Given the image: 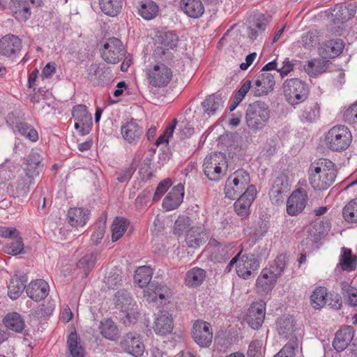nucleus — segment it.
I'll use <instances>...</instances> for the list:
<instances>
[{"label": "nucleus", "instance_id": "1", "mask_svg": "<svg viewBox=\"0 0 357 357\" xmlns=\"http://www.w3.org/2000/svg\"><path fill=\"white\" fill-rule=\"evenodd\" d=\"M309 181L311 186L317 190L328 188L336 177L334 163L328 159H320L312 162L308 170Z\"/></svg>", "mask_w": 357, "mask_h": 357}, {"label": "nucleus", "instance_id": "2", "mask_svg": "<svg viewBox=\"0 0 357 357\" xmlns=\"http://www.w3.org/2000/svg\"><path fill=\"white\" fill-rule=\"evenodd\" d=\"M270 113L269 107L264 102L255 101L250 104L245 114L248 126L252 130L263 128L269 120Z\"/></svg>", "mask_w": 357, "mask_h": 357}, {"label": "nucleus", "instance_id": "3", "mask_svg": "<svg viewBox=\"0 0 357 357\" xmlns=\"http://www.w3.org/2000/svg\"><path fill=\"white\" fill-rule=\"evenodd\" d=\"M282 89L286 101L292 106L305 101L309 92L307 84L298 78L285 80Z\"/></svg>", "mask_w": 357, "mask_h": 357}, {"label": "nucleus", "instance_id": "4", "mask_svg": "<svg viewBox=\"0 0 357 357\" xmlns=\"http://www.w3.org/2000/svg\"><path fill=\"white\" fill-rule=\"evenodd\" d=\"M352 140L349 128L344 126H335L326 133L325 141L328 147L335 151L347 149Z\"/></svg>", "mask_w": 357, "mask_h": 357}, {"label": "nucleus", "instance_id": "5", "mask_svg": "<svg viewBox=\"0 0 357 357\" xmlns=\"http://www.w3.org/2000/svg\"><path fill=\"white\" fill-rule=\"evenodd\" d=\"M227 167L225 155L220 152H215L205 158L203 171L209 180L218 181L225 175Z\"/></svg>", "mask_w": 357, "mask_h": 357}, {"label": "nucleus", "instance_id": "6", "mask_svg": "<svg viewBox=\"0 0 357 357\" xmlns=\"http://www.w3.org/2000/svg\"><path fill=\"white\" fill-rule=\"evenodd\" d=\"M114 303L116 308L125 317L123 319L125 324H130L137 319L136 312L134 309L135 304L132 303V297L128 291L124 289L117 291L114 297Z\"/></svg>", "mask_w": 357, "mask_h": 357}, {"label": "nucleus", "instance_id": "7", "mask_svg": "<svg viewBox=\"0 0 357 357\" xmlns=\"http://www.w3.org/2000/svg\"><path fill=\"white\" fill-rule=\"evenodd\" d=\"M238 263L236 264V274L243 280L255 276L260 267L259 259L252 253H243L241 250Z\"/></svg>", "mask_w": 357, "mask_h": 357}, {"label": "nucleus", "instance_id": "8", "mask_svg": "<svg viewBox=\"0 0 357 357\" xmlns=\"http://www.w3.org/2000/svg\"><path fill=\"white\" fill-rule=\"evenodd\" d=\"M42 160L38 153H31L26 159V172L24 178L18 181L17 190L22 195H26L29 192V185L32 183L36 168H39Z\"/></svg>", "mask_w": 357, "mask_h": 357}, {"label": "nucleus", "instance_id": "9", "mask_svg": "<svg viewBox=\"0 0 357 357\" xmlns=\"http://www.w3.org/2000/svg\"><path fill=\"white\" fill-rule=\"evenodd\" d=\"M149 82L155 87L166 86L172 80V71L164 63H158L146 70Z\"/></svg>", "mask_w": 357, "mask_h": 357}, {"label": "nucleus", "instance_id": "10", "mask_svg": "<svg viewBox=\"0 0 357 357\" xmlns=\"http://www.w3.org/2000/svg\"><path fill=\"white\" fill-rule=\"evenodd\" d=\"M122 42L116 38H110L103 45L101 51L102 59L109 63H117L124 56Z\"/></svg>", "mask_w": 357, "mask_h": 357}, {"label": "nucleus", "instance_id": "11", "mask_svg": "<svg viewBox=\"0 0 357 357\" xmlns=\"http://www.w3.org/2000/svg\"><path fill=\"white\" fill-rule=\"evenodd\" d=\"M72 115L75 120V128L79 134L84 136L89 133L92 126V116L84 105H75L73 108Z\"/></svg>", "mask_w": 357, "mask_h": 357}, {"label": "nucleus", "instance_id": "12", "mask_svg": "<svg viewBox=\"0 0 357 357\" xmlns=\"http://www.w3.org/2000/svg\"><path fill=\"white\" fill-rule=\"evenodd\" d=\"M192 336L195 342L200 347H208L213 339L211 325L206 321H196L192 326Z\"/></svg>", "mask_w": 357, "mask_h": 357}, {"label": "nucleus", "instance_id": "13", "mask_svg": "<svg viewBox=\"0 0 357 357\" xmlns=\"http://www.w3.org/2000/svg\"><path fill=\"white\" fill-rule=\"evenodd\" d=\"M307 193L303 188L294 191L287 202V212L289 215H297L301 213L307 202Z\"/></svg>", "mask_w": 357, "mask_h": 357}, {"label": "nucleus", "instance_id": "14", "mask_svg": "<svg viewBox=\"0 0 357 357\" xmlns=\"http://www.w3.org/2000/svg\"><path fill=\"white\" fill-rule=\"evenodd\" d=\"M121 348L128 354L135 357L142 356L144 351V345L140 336L136 333H128L121 342Z\"/></svg>", "mask_w": 357, "mask_h": 357}, {"label": "nucleus", "instance_id": "15", "mask_svg": "<svg viewBox=\"0 0 357 357\" xmlns=\"http://www.w3.org/2000/svg\"><path fill=\"white\" fill-rule=\"evenodd\" d=\"M257 190L255 185H249L246 190L234 203V209L236 213L241 217H246L250 214V207L255 200Z\"/></svg>", "mask_w": 357, "mask_h": 357}, {"label": "nucleus", "instance_id": "16", "mask_svg": "<svg viewBox=\"0 0 357 357\" xmlns=\"http://www.w3.org/2000/svg\"><path fill=\"white\" fill-rule=\"evenodd\" d=\"M266 314V303L263 301L253 303L248 310L247 322L254 330L259 329L263 324Z\"/></svg>", "mask_w": 357, "mask_h": 357}, {"label": "nucleus", "instance_id": "17", "mask_svg": "<svg viewBox=\"0 0 357 357\" xmlns=\"http://www.w3.org/2000/svg\"><path fill=\"white\" fill-rule=\"evenodd\" d=\"M121 131L124 140L130 144H135L139 140L143 129L136 119H131L121 126Z\"/></svg>", "mask_w": 357, "mask_h": 357}, {"label": "nucleus", "instance_id": "18", "mask_svg": "<svg viewBox=\"0 0 357 357\" xmlns=\"http://www.w3.org/2000/svg\"><path fill=\"white\" fill-rule=\"evenodd\" d=\"M275 84L274 76L271 73H262L255 80L252 93L257 97L266 95L273 91Z\"/></svg>", "mask_w": 357, "mask_h": 357}, {"label": "nucleus", "instance_id": "19", "mask_svg": "<svg viewBox=\"0 0 357 357\" xmlns=\"http://www.w3.org/2000/svg\"><path fill=\"white\" fill-rule=\"evenodd\" d=\"M278 277L272 272L271 268H264L256 281L257 292L261 294H266L274 287Z\"/></svg>", "mask_w": 357, "mask_h": 357}, {"label": "nucleus", "instance_id": "20", "mask_svg": "<svg viewBox=\"0 0 357 357\" xmlns=\"http://www.w3.org/2000/svg\"><path fill=\"white\" fill-rule=\"evenodd\" d=\"M172 296V291L169 287L165 284L151 282L146 290H144V296L149 302H156L158 298L162 301L167 300Z\"/></svg>", "mask_w": 357, "mask_h": 357}, {"label": "nucleus", "instance_id": "21", "mask_svg": "<svg viewBox=\"0 0 357 357\" xmlns=\"http://www.w3.org/2000/svg\"><path fill=\"white\" fill-rule=\"evenodd\" d=\"M22 48L20 38L13 34L4 36L0 40V54L6 56L17 54Z\"/></svg>", "mask_w": 357, "mask_h": 357}, {"label": "nucleus", "instance_id": "22", "mask_svg": "<svg viewBox=\"0 0 357 357\" xmlns=\"http://www.w3.org/2000/svg\"><path fill=\"white\" fill-rule=\"evenodd\" d=\"M207 239L206 229L203 225L191 227L185 235V242L188 247L197 248Z\"/></svg>", "mask_w": 357, "mask_h": 357}, {"label": "nucleus", "instance_id": "23", "mask_svg": "<svg viewBox=\"0 0 357 357\" xmlns=\"http://www.w3.org/2000/svg\"><path fill=\"white\" fill-rule=\"evenodd\" d=\"M174 328L173 318L167 311L162 310L158 314L153 326L156 334L165 335L172 333Z\"/></svg>", "mask_w": 357, "mask_h": 357}, {"label": "nucleus", "instance_id": "24", "mask_svg": "<svg viewBox=\"0 0 357 357\" xmlns=\"http://www.w3.org/2000/svg\"><path fill=\"white\" fill-rule=\"evenodd\" d=\"M27 296L38 302L45 298L49 294V285L43 280H36L30 282L26 288Z\"/></svg>", "mask_w": 357, "mask_h": 357}, {"label": "nucleus", "instance_id": "25", "mask_svg": "<svg viewBox=\"0 0 357 357\" xmlns=\"http://www.w3.org/2000/svg\"><path fill=\"white\" fill-rule=\"evenodd\" d=\"M184 196V187L182 184L174 186L165 197L162 206L167 211L178 208L182 203Z\"/></svg>", "mask_w": 357, "mask_h": 357}, {"label": "nucleus", "instance_id": "26", "mask_svg": "<svg viewBox=\"0 0 357 357\" xmlns=\"http://www.w3.org/2000/svg\"><path fill=\"white\" fill-rule=\"evenodd\" d=\"M354 330L352 326H346L338 331L333 342L334 349L340 352L344 350L354 338Z\"/></svg>", "mask_w": 357, "mask_h": 357}, {"label": "nucleus", "instance_id": "27", "mask_svg": "<svg viewBox=\"0 0 357 357\" xmlns=\"http://www.w3.org/2000/svg\"><path fill=\"white\" fill-rule=\"evenodd\" d=\"M277 330L279 335L285 339L296 340L294 333L296 331L295 323L293 317L283 316L277 322Z\"/></svg>", "mask_w": 357, "mask_h": 357}, {"label": "nucleus", "instance_id": "28", "mask_svg": "<svg viewBox=\"0 0 357 357\" xmlns=\"http://www.w3.org/2000/svg\"><path fill=\"white\" fill-rule=\"evenodd\" d=\"M182 10L190 17L197 19L204 13V6L201 0H181Z\"/></svg>", "mask_w": 357, "mask_h": 357}, {"label": "nucleus", "instance_id": "29", "mask_svg": "<svg viewBox=\"0 0 357 357\" xmlns=\"http://www.w3.org/2000/svg\"><path fill=\"white\" fill-rule=\"evenodd\" d=\"M8 7L19 21L25 22L31 16L29 3L26 0H10Z\"/></svg>", "mask_w": 357, "mask_h": 357}, {"label": "nucleus", "instance_id": "30", "mask_svg": "<svg viewBox=\"0 0 357 357\" xmlns=\"http://www.w3.org/2000/svg\"><path fill=\"white\" fill-rule=\"evenodd\" d=\"M289 190V183L287 176L284 174L279 175L273 181V187L269 192L271 199L276 202L282 201L283 194Z\"/></svg>", "mask_w": 357, "mask_h": 357}, {"label": "nucleus", "instance_id": "31", "mask_svg": "<svg viewBox=\"0 0 357 357\" xmlns=\"http://www.w3.org/2000/svg\"><path fill=\"white\" fill-rule=\"evenodd\" d=\"M26 282V275L20 276L15 275L12 277L8 286V296L12 300H16L20 296L24 289L26 288L25 286Z\"/></svg>", "mask_w": 357, "mask_h": 357}, {"label": "nucleus", "instance_id": "32", "mask_svg": "<svg viewBox=\"0 0 357 357\" xmlns=\"http://www.w3.org/2000/svg\"><path fill=\"white\" fill-rule=\"evenodd\" d=\"M89 218V210L82 208H70L68 213V222L73 227L84 226Z\"/></svg>", "mask_w": 357, "mask_h": 357}, {"label": "nucleus", "instance_id": "33", "mask_svg": "<svg viewBox=\"0 0 357 357\" xmlns=\"http://www.w3.org/2000/svg\"><path fill=\"white\" fill-rule=\"evenodd\" d=\"M321 49L322 57L334 58L342 52L344 43L341 39L331 40L326 42Z\"/></svg>", "mask_w": 357, "mask_h": 357}, {"label": "nucleus", "instance_id": "34", "mask_svg": "<svg viewBox=\"0 0 357 357\" xmlns=\"http://www.w3.org/2000/svg\"><path fill=\"white\" fill-rule=\"evenodd\" d=\"M204 112L208 116L213 115L223 107V100L220 95L213 94L208 96L202 103Z\"/></svg>", "mask_w": 357, "mask_h": 357}, {"label": "nucleus", "instance_id": "35", "mask_svg": "<svg viewBox=\"0 0 357 357\" xmlns=\"http://www.w3.org/2000/svg\"><path fill=\"white\" fill-rule=\"evenodd\" d=\"M123 0H99L100 8L105 15L117 16L121 11Z\"/></svg>", "mask_w": 357, "mask_h": 357}, {"label": "nucleus", "instance_id": "36", "mask_svg": "<svg viewBox=\"0 0 357 357\" xmlns=\"http://www.w3.org/2000/svg\"><path fill=\"white\" fill-rule=\"evenodd\" d=\"M206 278V271L198 267L189 270L185 275V284L188 287H194L200 285Z\"/></svg>", "mask_w": 357, "mask_h": 357}, {"label": "nucleus", "instance_id": "37", "mask_svg": "<svg viewBox=\"0 0 357 357\" xmlns=\"http://www.w3.org/2000/svg\"><path fill=\"white\" fill-rule=\"evenodd\" d=\"M153 271L149 266H143L139 267L134 275L135 282L140 287L143 288L149 285L152 278Z\"/></svg>", "mask_w": 357, "mask_h": 357}, {"label": "nucleus", "instance_id": "38", "mask_svg": "<svg viewBox=\"0 0 357 357\" xmlns=\"http://www.w3.org/2000/svg\"><path fill=\"white\" fill-rule=\"evenodd\" d=\"M3 322L8 329L17 333L22 332L25 326L24 319L17 312L7 314L3 319Z\"/></svg>", "mask_w": 357, "mask_h": 357}, {"label": "nucleus", "instance_id": "39", "mask_svg": "<svg viewBox=\"0 0 357 357\" xmlns=\"http://www.w3.org/2000/svg\"><path fill=\"white\" fill-rule=\"evenodd\" d=\"M243 190L241 185H239L238 180L231 174L227 180L225 188V196L229 199H234Z\"/></svg>", "mask_w": 357, "mask_h": 357}, {"label": "nucleus", "instance_id": "40", "mask_svg": "<svg viewBox=\"0 0 357 357\" xmlns=\"http://www.w3.org/2000/svg\"><path fill=\"white\" fill-rule=\"evenodd\" d=\"M100 333L107 339L114 340L119 336V330L114 322L109 319L100 321L99 326Z\"/></svg>", "mask_w": 357, "mask_h": 357}, {"label": "nucleus", "instance_id": "41", "mask_svg": "<svg viewBox=\"0 0 357 357\" xmlns=\"http://www.w3.org/2000/svg\"><path fill=\"white\" fill-rule=\"evenodd\" d=\"M130 222L124 218H116L112 225V241L115 242L121 238L126 231Z\"/></svg>", "mask_w": 357, "mask_h": 357}, {"label": "nucleus", "instance_id": "42", "mask_svg": "<svg viewBox=\"0 0 357 357\" xmlns=\"http://www.w3.org/2000/svg\"><path fill=\"white\" fill-rule=\"evenodd\" d=\"M67 344L72 357H84V349L78 341L76 332H71L68 336Z\"/></svg>", "mask_w": 357, "mask_h": 357}, {"label": "nucleus", "instance_id": "43", "mask_svg": "<svg viewBox=\"0 0 357 357\" xmlns=\"http://www.w3.org/2000/svg\"><path fill=\"white\" fill-rule=\"evenodd\" d=\"M158 10V6L155 2L151 0H145L142 2L139 8V13L144 19L150 20L157 16Z\"/></svg>", "mask_w": 357, "mask_h": 357}, {"label": "nucleus", "instance_id": "44", "mask_svg": "<svg viewBox=\"0 0 357 357\" xmlns=\"http://www.w3.org/2000/svg\"><path fill=\"white\" fill-rule=\"evenodd\" d=\"M327 63V61L321 59L311 60L304 66V70L310 77H316L326 72Z\"/></svg>", "mask_w": 357, "mask_h": 357}, {"label": "nucleus", "instance_id": "45", "mask_svg": "<svg viewBox=\"0 0 357 357\" xmlns=\"http://www.w3.org/2000/svg\"><path fill=\"white\" fill-rule=\"evenodd\" d=\"M339 265L343 271H352L356 267V257L351 254V250L345 248H342V254L340 256Z\"/></svg>", "mask_w": 357, "mask_h": 357}, {"label": "nucleus", "instance_id": "46", "mask_svg": "<svg viewBox=\"0 0 357 357\" xmlns=\"http://www.w3.org/2000/svg\"><path fill=\"white\" fill-rule=\"evenodd\" d=\"M328 228V225L325 227L321 222H316L310 231L308 236L302 241V245H308L310 242L317 243L326 233Z\"/></svg>", "mask_w": 357, "mask_h": 357}, {"label": "nucleus", "instance_id": "47", "mask_svg": "<svg viewBox=\"0 0 357 357\" xmlns=\"http://www.w3.org/2000/svg\"><path fill=\"white\" fill-rule=\"evenodd\" d=\"M341 293L346 303L351 306H357V288L352 287L347 282L340 284Z\"/></svg>", "mask_w": 357, "mask_h": 357}, {"label": "nucleus", "instance_id": "48", "mask_svg": "<svg viewBox=\"0 0 357 357\" xmlns=\"http://www.w3.org/2000/svg\"><path fill=\"white\" fill-rule=\"evenodd\" d=\"M327 296L328 294L325 287H317L310 297L311 303L313 307L315 309H320L325 305L327 301Z\"/></svg>", "mask_w": 357, "mask_h": 357}, {"label": "nucleus", "instance_id": "49", "mask_svg": "<svg viewBox=\"0 0 357 357\" xmlns=\"http://www.w3.org/2000/svg\"><path fill=\"white\" fill-rule=\"evenodd\" d=\"M96 261V255L94 253L85 255L77 263V266L84 271V277L86 278L89 272L93 268Z\"/></svg>", "mask_w": 357, "mask_h": 357}, {"label": "nucleus", "instance_id": "50", "mask_svg": "<svg viewBox=\"0 0 357 357\" xmlns=\"http://www.w3.org/2000/svg\"><path fill=\"white\" fill-rule=\"evenodd\" d=\"M342 216L348 222L357 223V198L351 200L343 208Z\"/></svg>", "mask_w": 357, "mask_h": 357}, {"label": "nucleus", "instance_id": "51", "mask_svg": "<svg viewBox=\"0 0 357 357\" xmlns=\"http://www.w3.org/2000/svg\"><path fill=\"white\" fill-rule=\"evenodd\" d=\"M15 128L17 129L20 134L32 142H36L38 139L37 131L27 123H17Z\"/></svg>", "mask_w": 357, "mask_h": 357}, {"label": "nucleus", "instance_id": "52", "mask_svg": "<svg viewBox=\"0 0 357 357\" xmlns=\"http://www.w3.org/2000/svg\"><path fill=\"white\" fill-rule=\"evenodd\" d=\"M191 220L189 217L185 215H180L174 223V234L176 235H181L191 227Z\"/></svg>", "mask_w": 357, "mask_h": 357}, {"label": "nucleus", "instance_id": "53", "mask_svg": "<svg viewBox=\"0 0 357 357\" xmlns=\"http://www.w3.org/2000/svg\"><path fill=\"white\" fill-rule=\"evenodd\" d=\"M154 55L160 60V62L165 65L172 66L174 63L173 53L169 49L164 47H158L154 51Z\"/></svg>", "mask_w": 357, "mask_h": 357}, {"label": "nucleus", "instance_id": "54", "mask_svg": "<svg viewBox=\"0 0 357 357\" xmlns=\"http://www.w3.org/2000/svg\"><path fill=\"white\" fill-rule=\"evenodd\" d=\"M298 346V339L289 340L274 357H295V350Z\"/></svg>", "mask_w": 357, "mask_h": 357}, {"label": "nucleus", "instance_id": "55", "mask_svg": "<svg viewBox=\"0 0 357 357\" xmlns=\"http://www.w3.org/2000/svg\"><path fill=\"white\" fill-rule=\"evenodd\" d=\"M319 32L317 30L310 31L302 36V43L305 49L315 47L319 43Z\"/></svg>", "mask_w": 357, "mask_h": 357}, {"label": "nucleus", "instance_id": "56", "mask_svg": "<svg viewBox=\"0 0 357 357\" xmlns=\"http://www.w3.org/2000/svg\"><path fill=\"white\" fill-rule=\"evenodd\" d=\"M160 40L167 49H173L177 45L178 37L173 31H167L160 36Z\"/></svg>", "mask_w": 357, "mask_h": 357}, {"label": "nucleus", "instance_id": "57", "mask_svg": "<svg viewBox=\"0 0 357 357\" xmlns=\"http://www.w3.org/2000/svg\"><path fill=\"white\" fill-rule=\"evenodd\" d=\"M106 229V219H100L95 225V231H93L91 239L96 244L100 243L102 239Z\"/></svg>", "mask_w": 357, "mask_h": 357}, {"label": "nucleus", "instance_id": "58", "mask_svg": "<svg viewBox=\"0 0 357 357\" xmlns=\"http://www.w3.org/2000/svg\"><path fill=\"white\" fill-rule=\"evenodd\" d=\"M319 116V109L316 103L307 105L303 111L301 119L308 122H312Z\"/></svg>", "mask_w": 357, "mask_h": 357}, {"label": "nucleus", "instance_id": "59", "mask_svg": "<svg viewBox=\"0 0 357 357\" xmlns=\"http://www.w3.org/2000/svg\"><path fill=\"white\" fill-rule=\"evenodd\" d=\"M24 244L21 238L13 240L4 247V252L8 255H17L22 252Z\"/></svg>", "mask_w": 357, "mask_h": 357}, {"label": "nucleus", "instance_id": "60", "mask_svg": "<svg viewBox=\"0 0 357 357\" xmlns=\"http://www.w3.org/2000/svg\"><path fill=\"white\" fill-rule=\"evenodd\" d=\"M335 12L333 15V22L335 24H342L348 20L346 6L337 5L333 10Z\"/></svg>", "mask_w": 357, "mask_h": 357}, {"label": "nucleus", "instance_id": "61", "mask_svg": "<svg viewBox=\"0 0 357 357\" xmlns=\"http://www.w3.org/2000/svg\"><path fill=\"white\" fill-rule=\"evenodd\" d=\"M121 281L122 277L117 269L110 271L105 278V284L111 289H114L117 285L121 284Z\"/></svg>", "mask_w": 357, "mask_h": 357}, {"label": "nucleus", "instance_id": "62", "mask_svg": "<svg viewBox=\"0 0 357 357\" xmlns=\"http://www.w3.org/2000/svg\"><path fill=\"white\" fill-rule=\"evenodd\" d=\"M261 349V341L257 340L251 342L248 347V357H263Z\"/></svg>", "mask_w": 357, "mask_h": 357}, {"label": "nucleus", "instance_id": "63", "mask_svg": "<svg viewBox=\"0 0 357 357\" xmlns=\"http://www.w3.org/2000/svg\"><path fill=\"white\" fill-rule=\"evenodd\" d=\"M286 266V259L284 255L278 256L275 261L274 265L271 266L268 268H271L272 272L275 273V276L278 278L282 274Z\"/></svg>", "mask_w": 357, "mask_h": 357}, {"label": "nucleus", "instance_id": "64", "mask_svg": "<svg viewBox=\"0 0 357 357\" xmlns=\"http://www.w3.org/2000/svg\"><path fill=\"white\" fill-rule=\"evenodd\" d=\"M172 183L169 179H165L159 183L153 196V200L158 201L160 199L162 195L168 190L171 186Z\"/></svg>", "mask_w": 357, "mask_h": 357}]
</instances>
